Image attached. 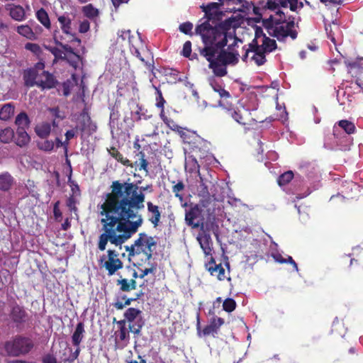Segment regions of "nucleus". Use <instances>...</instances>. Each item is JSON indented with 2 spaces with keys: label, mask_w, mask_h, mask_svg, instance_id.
<instances>
[{
  "label": "nucleus",
  "mask_w": 363,
  "mask_h": 363,
  "mask_svg": "<svg viewBox=\"0 0 363 363\" xmlns=\"http://www.w3.org/2000/svg\"><path fill=\"white\" fill-rule=\"evenodd\" d=\"M149 186L139 187L136 184L113 181L111 191L106 194L105 201L100 206L102 218L101 233L97 247L103 252L108 242L118 247L128 240L143 223L139 211L144 208L145 195Z\"/></svg>",
  "instance_id": "1"
},
{
  "label": "nucleus",
  "mask_w": 363,
  "mask_h": 363,
  "mask_svg": "<svg viewBox=\"0 0 363 363\" xmlns=\"http://www.w3.org/2000/svg\"><path fill=\"white\" fill-rule=\"evenodd\" d=\"M235 4L236 0H218L201 6L204 16L196 24L194 34L200 36L203 47L199 48V53L208 62V68L216 77L225 76L227 67L239 61V53L234 52L238 42H241L236 35L238 23L235 18L223 21L224 13L220 11L223 6Z\"/></svg>",
  "instance_id": "2"
},
{
  "label": "nucleus",
  "mask_w": 363,
  "mask_h": 363,
  "mask_svg": "<svg viewBox=\"0 0 363 363\" xmlns=\"http://www.w3.org/2000/svg\"><path fill=\"white\" fill-rule=\"evenodd\" d=\"M127 41L130 52L135 55L141 62L145 63L149 70L154 69L153 55L150 50L145 45L140 36H135L131 34L130 30H119L118 32V40Z\"/></svg>",
  "instance_id": "3"
},
{
  "label": "nucleus",
  "mask_w": 363,
  "mask_h": 363,
  "mask_svg": "<svg viewBox=\"0 0 363 363\" xmlns=\"http://www.w3.org/2000/svg\"><path fill=\"white\" fill-rule=\"evenodd\" d=\"M276 14L279 16V18L274 21L275 26L272 28V33L270 34L280 42L284 41L287 37L295 40L297 38L298 32L294 29V17L289 16L287 18L283 10L277 11Z\"/></svg>",
  "instance_id": "4"
},
{
  "label": "nucleus",
  "mask_w": 363,
  "mask_h": 363,
  "mask_svg": "<svg viewBox=\"0 0 363 363\" xmlns=\"http://www.w3.org/2000/svg\"><path fill=\"white\" fill-rule=\"evenodd\" d=\"M35 347L33 340L24 335H16L4 345L5 352L9 357H19L28 354Z\"/></svg>",
  "instance_id": "5"
},
{
  "label": "nucleus",
  "mask_w": 363,
  "mask_h": 363,
  "mask_svg": "<svg viewBox=\"0 0 363 363\" xmlns=\"http://www.w3.org/2000/svg\"><path fill=\"white\" fill-rule=\"evenodd\" d=\"M125 257V253L119 254L116 250L108 249L106 255L100 257L99 265L104 268L108 276L115 274L118 270L123 269V262L121 258Z\"/></svg>",
  "instance_id": "6"
},
{
  "label": "nucleus",
  "mask_w": 363,
  "mask_h": 363,
  "mask_svg": "<svg viewBox=\"0 0 363 363\" xmlns=\"http://www.w3.org/2000/svg\"><path fill=\"white\" fill-rule=\"evenodd\" d=\"M97 126L94 123L89 115V109L87 107H84L81 111L77 124L74 128L76 131L81 133V136L83 137L84 134L91 135L96 131Z\"/></svg>",
  "instance_id": "7"
},
{
  "label": "nucleus",
  "mask_w": 363,
  "mask_h": 363,
  "mask_svg": "<svg viewBox=\"0 0 363 363\" xmlns=\"http://www.w3.org/2000/svg\"><path fill=\"white\" fill-rule=\"evenodd\" d=\"M142 311L135 308H128L123 315L129 323V330L135 335H139L144 325V321L141 317Z\"/></svg>",
  "instance_id": "8"
},
{
  "label": "nucleus",
  "mask_w": 363,
  "mask_h": 363,
  "mask_svg": "<svg viewBox=\"0 0 363 363\" xmlns=\"http://www.w3.org/2000/svg\"><path fill=\"white\" fill-rule=\"evenodd\" d=\"M157 245L156 241L152 236H148L145 233L138 234V238L135 240V245H137L140 253L146 256V259L150 260L152 257L154 249Z\"/></svg>",
  "instance_id": "9"
},
{
  "label": "nucleus",
  "mask_w": 363,
  "mask_h": 363,
  "mask_svg": "<svg viewBox=\"0 0 363 363\" xmlns=\"http://www.w3.org/2000/svg\"><path fill=\"white\" fill-rule=\"evenodd\" d=\"M267 8L275 13L282 9H289L290 11L298 12L303 8L304 3L302 0H269L267 3Z\"/></svg>",
  "instance_id": "10"
},
{
  "label": "nucleus",
  "mask_w": 363,
  "mask_h": 363,
  "mask_svg": "<svg viewBox=\"0 0 363 363\" xmlns=\"http://www.w3.org/2000/svg\"><path fill=\"white\" fill-rule=\"evenodd\" d=\"M44 68V62H38L33 67L24 69L22 73L24 86L27 88L38 86L39 72Z\"/></svg>",
  "instance_id": "11"
},
{
  "label": "nucleus",
  "mask_w": 363,
  "mask_h": 363,
  "mask_svg": "<svg viewBox=\"0 0 363 363\" xmlns=\"http://www.w3.org/2000/svg\"><path fill=\"white\" fill-rule=\"evenodd\" d=\"M9 316L16 327L25 324L28 320V313L24 307L16 303L11 306Z\"/></svg>",
  "instance_id": "12"
},
{
  "label": "nucleus",
  "mask_w": 363,
  "mask_h": 363,
  "mask_svg": "<svg viewBox=\"0 0 363 363\" xmlns=\"http://www.w3.org/2000/svg\"><path fill=\"white\" fill-rule=\"evenodd\" d=\"M223 108L226 111L227 114L239 124L246 125L247 123L246 115L250 114L247 110L244 108L240 109L238 107H235L233 101L228 102V106H223Z\"/></svg>",
  "instance_id": "13"
},
{
  "label": "nucleus",
  "mask_w": 363,
  "mask_h": 363,
  "mask_svg": "<svg viewBox=\"0 0 363 363\" xmlns=\"http://www.w3.org/2000/svg\"><path fill=\"white\" fill-rule=\"evenodd\" d=\"M185 220L188 225L191 226L193 228H200L203 221V218L202 211L198 205L191 207L186 213Z\"/></svg>",
  "instance_id": "14"
},
{
  "label": "nucleus",
  "mask_w": 363,
  "mask_h": 363,
  "mask_svg": "<svg viewBox=\"0 0 363 363\" xmlns=\"http://www.w3.org/2000/svg\"><path fill=\"white\" fill-rule=\"evenodd\" d=\"M40 71L41 72L38 74L37 87L43 91L56 87L58 84L56 77L48 71L44 70V69Z\"/></svg>",
  "instance_id": "15"
},
{
  "label": "nucleus",
  "mask_w": 363,
  "mask_h": 363,
  "mask_svg": "<svg viewBox=\"0 0 363 363\" xmlns=\"http://www.w3.org/2000/svg\"><path fill=\"white\" fill-rule=\"evenodd\" d=\"M200 231L203 233H213L216 240L219 241L220 228L218 225V218L215 215L209 213L205 222L203 221L200 226Z\"/></svg>",
  "instance_id": "16"
},
{
  "label": "nucleus",
  "mask_w": 363,
  "mask_h": 363,
  "mask_svg": "<svg viewBox=\"0 0 363 363\" xmlns=\"http://www.w3.org/2000/svg\"><path fill=\"white\" fill-rule=\"evenodd\" d=\"M210 85L213 91L218 93L220 96V100L218 101L219 106L221 107L228 106V102L233 101V97L229 91L225 90L215 79H210Z\"/></svg>",
  "instance_id": "17"
},
{
  "label": "nucleus",
  "mask_w": 363,
  "mask_h": 363,
  "mask_svg": "<svg viewBox=\"0 0 363 363\" xmlns=\"http://www.w3.org/2000/svg\"><path fill=\"white\" fill-rule=\"evenodd\" d=\"M41 31L42 28L38 24L33 29L28 24L20 25L16 27V32L30 40H36Z\"/></svg>",
  "instance_id": "18"
},
{
  "label": "nucleus",
  "mask_w": 363,
  "mask_h": 363,
  "mask_svg": "<svg viewBox=\"0 0 363 363\" xmlns=\"http://www.w3.org/2000/svg\"><path fill=\"white\" fill-rule=\"evenodd\" d=\"M57 21L60 23V28L65 34L69 35L72 37L70 42H77L78 44L81 43V40L75 36L72 33V19L67 14L59 16Z\"/></svg>",
  "instance_id": "19"
},
{
  "label": "nucleus",
  "mask_w": 363,
  "mask_h": 363,
  "mask_svg": "<svg viewBox=\"0 0 363 363\" xmlns=\"http://www.w3.org/2000/svg\"><path fill=\"white\" fill-rule=\"evenodd\" d=\"M5 9L9 12V16L16 21H23L26 18V13L24 8L21 5L7 4Z\"/></svg>",
  "instance_id": "20"
},
{
  "label": "nucleus",
  "mask_w": 363,
  "mask_h": 363,
  "mask_svg": "<svg viewBox=\"0 0 363 363\" xmlns=\"http://www.w3.org/2000/svg\"><path fill=\"white\" fill-rule=\"evenodd\" d=\"M225 320L223 318L220 317H213L208 325H206L203 330L202 333L204 336H208L209 335H214L217 334L220 328L224 324Z\"/></svg>",
  "instance_id": "21"
},
{
  "label": "nucleus",
  "mask_w": 363,
  "mask_h": 363,
  "mask_svg": "<svg viewBox=\"0 0 363 363\" xmlns=\"http://www.w3.org/2000/svg\"><path fill=\"white\" fill-rule=\"evenodd\" d=\"M147 208L149 214L148 220L152 224L154 228H157L161 220L162 212L160 208L152 202L148 201L147 203Z\"/></svg>",
  "instance_id": "22"
},
{
  "label": "nucleus",
  "mask_w": 363,
  "mask_h": 363,
  "mask_svg": "<svg viewBox=\"0 0 363 363\" xmlns=\"http://www.w3.org/2000/svg\"><path fill=\"white\" fill-rule=\"evenodd\" d=\"M197 240L206 255H211L213 250V242L208 233L199 232Z\"/></svg>",
  "instance_id": "23"
},
{
  "label": "nucleus",
  "mask_w": 363,
  "mask_h": 363,
  "mask_svg": "<svg viewBox=\"0 0 363 363\" xmlns=\"http://www.w3.org/2000/svg\"><path fill=\"white\" fill-rule=\"evenodd\" d=\"M184 143H187L192 147H196V144L201 140V138L193 131L182 128L178 133Z\"/></svg>",
  "instance_id": "24"
},
{
  "label": "nucleus",
  "mask_w": 363,
  "mask_h": 363,
  "mask_svg": "<svg viewBox=\"0 0 363 363\" xmlns=\"http://www.w3.org/2000/svg\"><path fill=\"white\" fill-rule=\"evenodd\" d=\"M85 333L84 330V324L83 322H79L77 323L75 330L74 333L72 335V344L76 346L79 347L80 343L82 341V339L84 337V333Z\"/></svg>",
  "instance_id": "25"
},
{
  "label": "nucleus",
  "mask_w": 363,
  "mask_h": 363,
  "mask_svg": "<svg viewBox=\"0 0 363 363\" xmlns=\"http://www.w3.org/2000/svg\"><path fill=\"white\" fill-rule=\"evenodd\" d=\"M13 184L14 179L9 172L0 174V190L8 191L11 189Z\"/></svg>",
  "instance_id": "26"
},
{
  "label": "nucleus",
  "mask_w": 363,
  "mask_h": 363,
  "mask_svg": "<svg viewBox=\"0 0 363 363\" xmlns=\"http://www.w3.org/2000/svg\"><path fill=\"white\" fill-rule=\"evenodd\" d=\"M116 285L120 286V290L123 292H129L137 287V282L134 279L128 280L123 278L116 281Z\"/></svg>",
  "instance_id": "27"
},
{
  "label": "nucleus",
  "mask_w": 363,
  "mask_h": 363,
  "mask_svg": "<svg viewBox=\"0 0 363 363\" xmlns=\"http://www.w3.org/2000/svg\"><path fill=\"white\" fill-rule=\"evenodd\" d=\"M30 136L26 130L22 128H17L15 143L19 147H24L30 142Z\"/></svg>",
  "instance_id": "28"
},
{
  "label": "nucleus",
  "mask_w": 363,
  "mask_h": 363,
  "mask_svg": "<svg viewBox=\"0 0 363 363\" xmlns=\"http://www.w3.org/2000/svg\"><path fill=\"white\" fill-rule=\"evenodd\" d=\"M108 152L110 155L116 160L118 162H121L124 166L133 167V164L130 162V161L128 159L125 158L116 147H111L109 149H108Z\"/></svg>",
  "instance_id": "29"
},
{
  "label": "nucleus",
  "mask_w": 363,
  "mask_h": 363,
  "mask_svg": "<svg viewBox=\"0 0 363 363\" xmlns=\"http://www.w3.org/2000/svg\"><path fill=\"white\" fill-rule=\"evenodd\" d=\"M36 18L47 29L51 28V23L48 12L45 9L41 8L36 11Z\"/></svg>",
  "instance_id": "30"
},
{
  "label": "nucleus",
  "mask_w": 363,
  "mask_h": 363,
  "mask_svg": "<svg viewBox=\"0 0 363 363\" xmlns=\"http://www.w3.org/2000/svg\"><path fill=\"white\" fill-rule=\"evenodd\" d=\"M277 48L276 40L264 35L262 43L260 45L261 50L265 53H269L275 50Z\"/></svg>",
  "instance_id": "31"
},
{
  "label": "nucleus",
  "mask_w": 363,
  "mask_h": 363,
  "mask_svg": "<svg viewBox=\"0 0 363 363\" xmlns=\"http://www.w3.org/2000/svg\"><path fill=\"white\" fill-rule=\"evenodd\" d=\"M15 106L12 103L4 104L0 110V119L2 121L9 120L14 114Z\"/></svg>",
  "instance_id": "32"
},
{
  "label": "nucleus",
  "mask_w": 363,
  "mask_h": 363,
  "mask_svg": "<svg viewBox=\"0 0 363 363\" xmlns=\"http://www.w3.org/2000/svg\"><path fill=\"white\" fill-rule=\"evenodd\" d=\"M160 117L164 123L172 130L178 133L182 129V127L177 125L173 119L168 118L164 111H160Z\"/></svg>",
  "instance_id": "33"
},
{
  "label": "nucleus",
  "mask_w": 363,
  "mask_h": 363,
  "mask_svg": "<svg viewBox=\"0 0 363 363\" xmlns=\"http://www.w3.org/2000/svg\"><path fill=\"white\" fill-rule=\"evenodd\" d=\"M58 34L59 31L57 30H55L53 34V39L55 44L60 46L66 52L69 54V55H74V54H77L71 46L67 44L62 43V37L60 35H58Z\"/></svg>",
  "instance_id": "34"
},
{
  "label": "nucleus",
  "mask_w": 363,
  "mask_h": 363,
  "mask_svg": "<svg viewBox=\"0 0 363 363\" xmlns=\"http://www.w3.org/2000/svg\"><path fill=\"white\" fill-rule=\"evenodd\" d=\"M35 131L38 136L40 138L45 139L49 136L51 132V125L48 123H44L40 125H38Z\"/></svg>",
  "instance_id": "35"
},
{
  "label": "nucleus",
  "mask_w": 363,
  "mask_h": 363,
  "mask_svg": "<svg viewBox=\"0 0 363 363\" xmlns=\"http://www.w3.org/2000/svg\"><path fill=\"white\" fill-rule=\"evenodd\" d=\"M214 266L209 267L208 271L213 276H216L218 279L223 281L225 279V269L221 264H216L214 262H213Z\"/></svg>",
  "instance_id": "36"
},
{
  "label": "nucleus",
  "mask_w": 363,
  "mask_h": 363,
  "mask_svg": "<svg viewBox=\"0 0 363 363\" xmlns=\"http://www.w3.org/2000/svg\"><path fill=\"white\" fill-rule=\"evenodd\" d=\"M16 125L18 126V128H22L26 130L29 127L30 125V119L25 112H21L17 115L15 121Z\"/></svg>",
  "instance_id": "37"
},
{
  "label": "nucleus",
  "mask_w": 363,
  "mask_h": 363,
  "mask_svg": "<svg viewBox=\"0 0 363 363\" xmlns=\"http://www.w3.org/2000/svg\"><path fill=\"white\" fill-rule=\"evenodd\" d=\"M82 11L84 15L90 19L96 18L99 14V9L95 8L91 4L83 6Z\"/></svg>",
  "instance_id": "38"
},
{
  "label": "nucleus",
  "mask_w": 363,
  "mask_h": 363,
  "mask_svg": "<svg viewBox=\"0 0 363 363\" xmlns=\"http://www.w3.org/2000/svg\"><path fill=\"white\" fill-rule=\"evenodd\" d=\"M251 52L254 53L251 57V60L257 66H262L267 62L266 53L263 50L251 51Z\"/></svg>",
  "instance_id": "39"
},
{
  "label": "nucleus",
  "mask_w": 363,
  "mask_h": 363,
  "mask_svg": "<svg viewBox=\"0 0 363 363\" xmlns=\"http://www.w3.org/2000/svg\"><path fill=\"white\" fill-rule=\"evenodd\" d=\"M14 138L13 130L11 128H6L0 130V141L4 143H9Z\"/></svg>",
  "instance_id": "40"
},
{
  "label": "nucleus",
  "mask_w": 363,
  "mask_h": 363,
  "mask_svg": "<svg viewBox=\"0 0 363 363\" xmlns=\"http://www.w3.org/2000/svg\"><path fill=\"white\" fill-rule=\"evenodd\" d=\"M172 184V192L174 194L175 197L182 199L183 196L180 193L185 189V185L182 180H178L177 182L175 181H170Z\"/></svg>",
  "instance_id": "41"
},
{
  "label": "nucleus",
  "mask_w": 363,
  "mask_h": 363,
  "mask_svg": "<svg viewBox=\"0 0 363 363\" xmlns=\"http://www.w3.org/2000/svg\"><path fill=\"white\" fill-rule=\"evenodd\" d=\"M338 125L349 135L354 134L356 132V127L354 124L350 121L341 120L338 121Z\"/></svg>",
  "instance_id": "42"
},
{
  "label": "nucleus",
  "mask_w": 363,
  "mask_h": 363,
  "mask_svg": "<svg viewBox=\"0 0 363 363\" xmlns=\"http://www.w3.org/2000/svg\"><path fill=\"white\" fill-rule=\"evenodd\" d=\"M138 156L140 157L139 162L137 161L135 162V164L139 166V170H143L146 173H148V164L149 162L145 159V155L143 151H140L138 154Z\"/></svg>",
  "instance_id": "43"
},
{
  "label": "nucleus",
  "mask_w": 363,
  "mask_h": 363,
  "mask_svg": "<svg viewBox=\"0 0 363 363\" xmlns=\"http://www.w3.org/2000/svg\"><path fill=\"white\" fill-rule=\"evenodd\" d=\"M294 178V173L292 171H287L281 174L278 179L277 182L279 186H284L289 184Z\"/></svg>",
  "instance_id": "44"
},
{
  "label": "nucleus",
  "mask_w": 363,
  "mask_h": 363,
  "mask_svg": "<svg viewBox=\"0 0 363 363\" xmlns=\"http://www.w3.org/2000/svg\"><path fill=\"white\" fill-rule=\"evenodd\" d=\"M25 49L30 51L32 53H33L37 57H40L43 53V50H42L40 46L36 43H27L25 45Z\"/></svg>",
  "instance_id": "45"
},
{
  "label": "nucleus",
  "mask_w": 363,
  "mask_h": 363,
  "mask_svg": "<svg viewBox=\"0 0 363 363\" xmlns=\"http://www.w3.org/2000/svg\"><path fill=\"white\" fill-rule=\"evenodd\" d=\"M155 90L157 94L155 106L160 108V111H164V104L166 103V101L162 96L161 90L157 87H155Z\"/></svg>",
  "instance_id": "46"
},
{
  "label": "nucleus",
  "mask_w": 363,
  "mask_h": 363,
  "mask_svg": "<svg viewBox=\"0 0 363 363\" xmlns=\"http://www.w3.org/2000/svg\"><path fill=\"white\" fill-rule=\"evenodd\" d=\"M236 308V302L231 298H226L223 303V308L225 311L230 313Z\"/></svg>",
  "instance_id": "47"
},
{
  "label": "nucleus",
  "mask_w": 363,
  "mask_h": 363,
  "mask_svg": "<svg viewBox=\"0 0 363 363\" xmlns=\"http://www.w3.org/2000/svg\"><path fill=\"white\" fill-rule=\"evenodd\" d=\"M179 29L182 33L186 35H189L190 36L194 35V33L192 32L193 23L189 21H186L180 24Z\"/></svg>",
  "instance_id": "48"
},
{
  "label": "nucleus",
  "mask_w": 363,
  "mask_h": 363,
  "mask_svg": "<svg viewBox=\"0 0 363 363\" xmlns=\"http://www.w3.org/2000/svg\"><path fill=\"white\" fill-rule=\"evenodd\" d=\"M67 62L74 69H77L79 66V62L82 60L80 55L74 54V55H66Z\"/></svg>",
  "instance_id": "49"
},
{
  "label": "nucleus",
  "mask_w": 363,
  "mask_h": 363,
  "mask_svg": "<svg viewBox=\"0 0 363 363\" xmlns=\"http://www.w3.org/2000/svg\"><path fill=\"white\" fill-rule=\"evenodd\" d=\"M55 143L52 140H45L38 143V147L39 149L44 151H51L53 150Z\"/></svg>",
  "instance_id": "50"
},
{
  "label": "nucleus",
  "mask_w": 363,
  "mask_h": 363,
  "mask_svg": "<svg viewBox=\"0 0 363 363\" xmlns=\"http://www.w3.org/2000/svg\"><path fill=\"white\" fill-rule=\"evenodd\" d=\"M50 52L54 55L55 60H65L66 55L63 52L62 50L56 47H50L48 48Z\"/></svg>",
  "instance_id": "51"
},
{
  "label": "nucleus",
  "mask_w": 363,
  "mask_h": 363,
  "mask_svg": "<svg viewBox=\"0 0 363 363\" xmlns=\"http://www.w3.org/2000/svg\"><path fill=\"white\" fill-rule=\"evenodd\" d=\"M125 251L128 252V256L129 259H130V258L134 257L135 255L140 254V252L138 249L137 245H135V242L130 246H125Z\"/></svg>",
  "instance_id": "52"
},
{
  "label": "nucleus",
  "mask_w": 363,
  "mask_h": 363,
  "mask_svg": "<svg viewBox=\"0 0 363 363\" xmlns=\"http://www.w3.org/2000/svg\"><path fill=\"white\" fill-rule=\"evenodd\" d=\"M182 55L187 58H190L191 56V42L187 40L184 43L183 45V49L182 51Z\"/></svg>",
  "instance_id": "53"
},
{
  "label": "nucleus",
  "mask_w": 363,
  "mask_h": 363,
  "mask_svg": "<svg viewBox=\"0 0 363 363\" xmlns=\"http://www.w3.org/2000/svg\"><path fill=\"white\" fill-rule=\"evenodd\" d=\"M157 269V264L152 263L150 268H145V269L141 270V274H139V278L143 279L148 274H155Z\"/></svg>",
  "instance_id": "54"
},
{
  "label": "nucleus",
  "mask_w": 363,
  "mask_h": 363,
  "mask_svg": "<svg viewBox=\"0 0 363 363\" xmlns=\"http://www.w3.org/2000/svg\"><path fill=\"white\" fill-rule=\"evenodd\" d=\"M118 333L120 340L124 341L125 340H129V332L126 328H120L118 331Z\"/></svg>",
  "instance_id": "55"
},
{
  "label": "nucleus",
  "mask_w": 363,
  "mask_h": 363,
  "mask_svg": "<svg viewBox=\"0 0 363 363\" xmlns=\"http://www.w3.org/2000/svg\"><path fill=\"white\" fill-rule=\"evenodd\" d=\"M90 23L88 20H84L79 23V32L81 33H85L89 30Z\"/></svg>",
  "instance_id": "56"
},
{
  "label": "nucleus",
  "mask_w": 363,
  "mask_h": 363,
  "mask_svg": "<svg viewBox=\"0 0 363 363\" xmlns=\"http://www.w3.org/2000/svg\"><path fill=\"white\" fill-rule=\"evenodd\" d=\"M80 352L79 346L77 347L76 350L72 352L67 358L64 359L65 362H67L69 363H72L75 359H77L79 357Z\"/></svg>",
  "instance_id": "57"
},
{
  "label": "nucleus",
  "mask_w": 363,
  "mask_h": 363,
  "mask_svg": "<svg viewBox=\"0 0 363 363\" xmlns=\"http://www.w3.org/2000/svg\"><path fill=\"white\" fill-rule=\"evenodd\" d=\"M74 137H75L74 130H69L65 133V138H66V140H65L66 144H65V152H67V146L69 144V140H70L71 139H72Z\"/></svg>",
  "instance_id": "58"
},
{
  "label": "nucleus",
  "mask_w": 363,
  "mask_h": 363,
  "mask_svg": "<svg viewBox=\"0 0 363 363\" xmlns=\"http://www.w3.org/2000/svg\"><path fill=\"white\" fill-rule=\"evenodd\" d=\"M67 206L71 211H77V208L76 207V199L73 196H71L67 200Z\"/></svg>",
  "instance_id": "59"
},
{
  "label": "nucleus",
  "mask_w": 363,
  "mask_h": 363,
  "mask_svg": "<svg viewBox=\"0 0 363 363\" xmlns=\"http://www.w3.org/2000/svg\"><path fill=\"white\" fill-rule=\"evenodd\" d=\"M247 46L249 48V50L251 51L261 50L260 45H258L257 38H256V37H255L252 41Z\"/></svg>",
  "instance_id": "60"
},
{
  "label": "nucleus",
  "mask_w": 363,
  "mask_h": 363,
  "mask_svg": "<svg viewBox=\"0 0 363 363\" xmlns=\"http://www.w3.org/2000/svg\"><path fill=\"white\" fill-rule=\"evenodd\" d=\"M143 107L141 106L137 105V110L134 111V118L135 121H138L142 119V116H144V113H143Z\"/></svg>",
  "instance_id": "61"
},
{
  "label": "nucleus",
  "mask_w": 363,
  "mask_h": 363,
  "mask_svg": "<svg viewBox=\"0 0 363 363\" xmlns=\"http://www.w3.org/2000/svg\"><path fill=\"white\" fill-rule=\"evenodd\" d=\"M58 204H59V201L55 203V204L54 205L53 213H54L55 220L59 221L60 218H62V212L60 211V210L58 208Z\"/></svg>",
  "instance_id": "62"
},
{
  "label": "nucleus",
  "mask_w": 363,
  "mask_h": 363,
  "mask_svg": "<svg viewBox=\"0 0 363 363\" xmlns=\"http://www.w3.org/2000/svg\"><path fill=\"white\" fill-rule=\"evenodd\" d=\"M43 363H57L56 358L52 354H46L43 358Z\"/></svg>",
  "instance_id": "63"
},
{
  "label": "nucleus",
  "mask_w": 363,
  "mask_h": 363,
  "mask_svg": "<svg viewBox=\"0 0 363 363\" xmlns=\"http://www.w3.org/2000/svg\"><path fill=\"white\" fill-rule=\"evenodd\" d=\"M201 193L203 196H208L209 195L208 186L203 182V179L201 177Z\"/></svg>",
  "instance_id": "64"
}]
</instances>
